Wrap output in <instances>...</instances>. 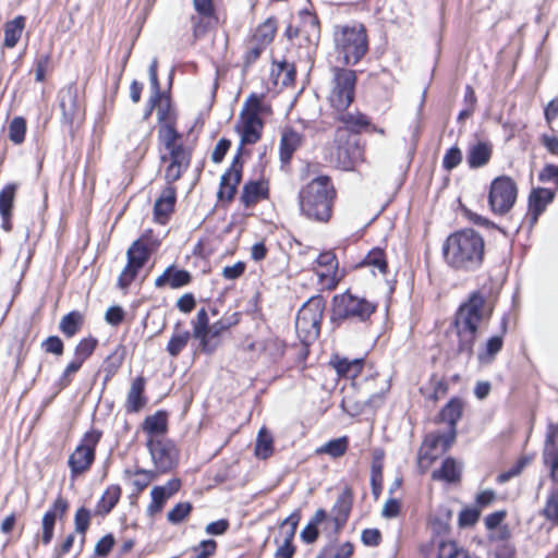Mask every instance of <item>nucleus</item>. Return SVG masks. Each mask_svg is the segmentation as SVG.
<instances>
[{"label":"nucleus","mask_w":558,"mask_h":558,"mask_svg":"<svg viewBox=\"0 0 558 558\" xmlns=\"http://www.w3.org/2000/svg\"><path fill=\"white\" fill-rule=\"evenodd\" d=\"M453 512L448 506H439L435 515L430 520L433 534L436 536H446L450 532V522Z\"/></svg>","instance_id":"obj_32"},{"label":"nucleus","mask_w":558,"mask_h":558,"mask_svg":"<svg viewBox=\"0 0 558 558\" xmlns=\"http://www.w3.org/2000/svg\"><path fill=\"white\" fill-rule=\"evenodd\" d=\"M275 451L274 436L269 429L263 426L257 434L254 456L259 460H267Z\"/></svg>","instance_id":"obj_33"},{"label":"nucleus","mask_w":558,"mask_h":558,"mask_svg":"<svg viewBox=\"0 0 558 558\" xmlns=\"http://www.w3.org/2000/svg\"><path fill=\"white\" fill-rule=\"evenodd\" d=\"M481 517V510L477 507H464L458 517V525L460 529L474 526Z\"/></svg>","instance_id":"obj_55"},{"label":"nucleus","mask_w":558,"mask_h":558,"mask_svg":"<svg viewBox=\"0 0 558 558\" xmlns=\"http://www.w3.org/2000/svg\"><path fill=\"white\" fill-rule=\"evenodd\" d=\"M146 446L154 465L159 473H167L175 466L178 462V452L171 441L157 437H149Z\"/></svg>","instance_id":"obj_15"},{"label":"nucleus","mask_w":558,"mask_h":558,"mask_svg":"<svg viewBox=\"0 0 558 558\" xmlns=\"http://www.w3.org/2000/svg\"><path fill=\"white\" fill-rule=\"evenodd\" d=\"M438 445H440V436L438 432L425 435L417 451V466L421 473H424L428 466L438 459V456L433 453Z\"/></svg>","instance_id":"obj_20"},{"label":"nucleus","mask_w":558,"mask_h":558,"mask_svg":"<svg viewBox=\"0 0 558 558\" xmlns=\"http://www.w3.org/2000/svg\"><path fill=\"white\" fill-rule=\"evenodd\" d=\"M319 525L324 532H330L331 526L327 523V511L323 508L316 510L315 514L301 531L300 537L305 544H314L319 537Z\"/></svg>","instance_id":"obj_23"},{"label":"nucleus","mask_w":558,"mask_h":558,"mask_svg":"<svg viewBox=\"0 0 558 558\" xmlns=\"http://www.w3.org/2000/svg\"><path fill=\"white\" fill-rule=\"evenodd\" d=\"M537 179L542 183L554 182L558 185V166L554 163H546L538 172Z\"/></svg>","instance_id":"obj_64"},{"label":"nucleus","mask_w":558,"mask_h":558,"mask_svg":"<svg viewBox=\"0 0 558 558\" xmlns=\"http://www.w3.org/2000/svg\"><path fill=\"white\" fill-rule=\"evenodd\" d=\"M339 121H341L344 124L347 131L353 134H360L364 129H366L371 124L367 116L360 112L356 114L351 112L343 113L339 118Z\"/></svg>","instance_id":"obj_44"},{"label":"nucleus","mask_w":558,"mask_h":558,"mask_svg":"<svg viewBox=\"0 0 558 558\" xmlns=\"http://www.w3.org/2000/svg\"><path fill=\"white\" fill-rule=\"evenodd\" d=\"M332 89L329 95L330 106L344 112L353 102L357 82L356 72L345 68H333Z\"/></svg>","instance_id":"obj_9"},{"label":"nucleus","mask_w":558,"mask_h":558,"mask_svg":"<svg viewBox=\"0 0 558 558\" xmlns=\"http://www.w3.org/2000/svg\"><path fill=\"white\" fill-rule=\"evenodd\" d=\"M463 213H464L465 218L473 225L478 226V227H484L486 229H496L504 235H507V232L502 227H500L499 225L489 220L488 218H486L480 214H476L466 207H463Z\"/></svg>","instance_id":"obj_54"},{"label":"nucleus","mask_w":558,"mask_h":558,"mask_svg":"<svg viewBox=\"0 0 558 558\" xmlns=\"http://www.w3.org/2000/svg\"><path fill=\"white\" fill-rule=\"evenodd\" d=\"M269 197V184L265 179L246 181V207Z\"/></svg>","instance_id":"obj_34"},{"label":"nucleus","mask_w":558,"mask_h":558,"mask_svg":"<svg viewBox=\"0 0 558 558\" xmlns=\"http://www.w3.org/2000/svg\"><path fill=\"white\" fill-rule=\"evenodd\" d=\"M25 28V17L19 15L4 24V40L3 46L7 48H14L21 39L22 33Z\"/></svg>","instance_id":"obj_35"},{"label":"nucleus","mask_w":558,"mask_h":558,"mask_svg":"<svg viewBox=\"0 0 558 558\" xmlns=\"http://www.w3.org/2000/svg\"><path fill=\"white\" fill-rule=\"evenodd\" d=\"M69 508L68 501L62 497L58 496L52 506L45 512L41 521V542L48 545L53 537L54 524L58 518H62Z\"/></svg>","instance_id":"obj_17"},{"label":"nucleus","mask_w":558,"mask_h":558,"mask_svg":"<svg viewBox=\"0 0 558 558\" xmlns=\"http://www.w3.org/2000/svg\"><path fill=\"white\" fill-rule=\"evenodd\" d=\"M463 400L460 397H451L448 402L441 407L437 416L435 417V423H446L448 428H457L458 422L461 420L463 415Z\"/></svg>","instance_id":"obj_21"},{"label":"nucleus","mask_w":558,"mask_h":558,"mask_svg":"<svg viewBox=\"0 0 558 558\" xmlns=\"http://www.w3.org/2000/svg\"><path fill=\"white\" fill-rule=\"evenodd\" d=\"M385 450L375 448L372 454L371 478H383Z\"/></svg>","instance_id":"obj_63"},{"label":"nucleus","mask_w":558,"mask_h":558,"mask_svg":"<svg viewBox=\"0 0 558 558\" xmlns=\"http://www.w3.org/2000/svg\"><path fill=\"white\" fill-rule=\"evenodd\" d=\"M121 497V488L119 485L109 486L102 494L100 500L95 508L96 515L108 514L118 504Z\"/></svg>","instance_id":"obj_36"},{"label":"nucleus","mask_w":558,"mask_h":558,"mask_svg":"<svg viewBox=\"0 0 558 558\" xmlns=\"http://www.w3.org/2000/svg\"><path fill=\"white\" fill-rule=\"evenodd\" d=\"M303 136L294 129L283 131L279 144V159L282 165H289L293 154L302 145Z\"/></svg>","instance_id":"obj_25"},{"label":"nucleus","mask_w":558,"mask_h":558,"mask_svg":"<svg viewBox=\"0 0 558 558\" xmlns=\"http://www.w3.org/2000/svg\"><path fill=\"white\" fill-rule=\"evenodd\" d=\"M274 65L276 68L272 69V74L277 72V76H281V84L283 86H288L295 81L296 69L293 63H290L287 60H281L279 62L274 63Z\"/></svg>","instance_id":"obj_50"},{"label":"nucleus","mask_w":558,"mask_h":558,"mask_svg":"<svg viewBox=\"0 0 558 558\" xmlns=\"http://www.w3.org/2000/svg\"><path fill=\"white\" fill-rule=\"evenodd\" d=\"M97 340L93 337L82 339L75 347V357L84 363L96 349Z\"/></svg>","instance_id":"obj_61"},{"label":"nucleus","mask_w":558,"mask_h":558,"mask_svg":"<svg viewBox=\"0 0 558 558\" xmlns=\"http://www.w3.org/2000/svg\"><path fill=\"white\" fill-rule=\"evenodd\" d=\"M504 338L501 335H494L489 337L484 347L477 352V360L481 364L492 363L496 355L502 350Z\"/></svg>","instance_id":"obj_38"},{"label":"nucleus","mask_w":558,"mask_h":558,"mask_svg":"<svg viewBox=\"0 0 558 558\" xmlns=\"http://www.w3.org/2000/svg\"><path fill=\"white\" fill-rule=\"evenodd\" d=\"M260 293L256 291L246 305V315L255 323L256 333L246 336V341L253 338L246 344V353H251V359H258L267 365L279 360L284 353L283 343L272 335L266 323L262 308L259 306Z\"/></svg>","instance_id":"obj_3"},{"label":"nucleus","mask_w":558,"mask_h":558,"mask_svg":"<svg viewBox=\"0 0 558 558\" xmlns=\"http://www.w3.org/2000/svg\"><path fill=\"white\" fill-rule=\"evenodd\" d=\"M190 339V330L184 328L181 323H177L166 348L168 354L177 357L185 349Z\"/></svg>","instance_id":"obj_31"},{"label":"nucleus","mask_w":558,"mask_h":558,"mask_svg":"<svg viewBox=\"0 0 558 558\" xmlns=\"http://www.w3.org/2000/svg\"><path fill=\"white\" fill-rule=\"evenodd\" d=\"M555 197V190L543 186L533 187L527 196V209L543 214Z\"/></svg>","instance_id":"obj_29"},{"label":"nucleus","mask_w":558,"mask_h":558,"mask_svg":"<svg viewBox=\"0 0 558 558\" xmlns=\"http://www.w3.org/2000/svg\"><path fill=\"white\" fill-rule=\"evenodd\" d=\"M271 114V106L265 101L264 94L252 93L246 97V145L260 140L265 119Z\"/></svg>","instance_id":"obj_10"},{"label":"nucleus","mask_w":558,"mask_h":558,"mask_svg":"<svg viewBox=\"0 0 558 558\" xmlns=\"http://www.w3.org/2000/svg\"><path fill=\"white\" fill-rule=\"evenodd\" d=\"M159 140L167 150L182 146L178 143L181 135L175 130V123L161 124L158 132Z\"/></svg>","instance_id":"obj_49"},{"label":"nucleus","mask_w":558,"mask_h":558,"mask_svg":"<svg viewBox=\"0 0 558 558\" xmlns=\"http://www.w3.org/2000/svg\"><path fill=\"white\" fill-rule=\"evenodd\" d=\"M192 280V276L187 270L179 269L171 265L155 280L156 288L169 287L171 289H179L187 286Z\"/></svg>","instance_id":"obj_22"},{"label":"nucleus","mask_w":558,"mask_h":558,"mask_svg":"<svg viewBox=\"0 0 558 558\" xmlns=\"http://www.w3.org/2000/svg\"><path fill=\"white\" fill-rule=\"evenodd\" d=\"M372 266L379 270L380 274L385 275L388 272V260L385 250L375 246L368 251L364 258L356 265V267Z\"/></svg>","instance_id":"obj_40"},{"label":"nucleus","mask_w":558,"mask_h":558,"mask_svg":"<svg viewBox=\"0 0 558 558\" xmlns=\"http://www.w3.org/2000/svg\"><path fill=\"white\" fill-rule=\"evenodd\" d=\"M26 133V122L22 117H15L9 125V138L14 144L24 142Z\"/></svg>","instance_id":"obj_57"},{"label":"nucleus","mask_w":558,"mask_h":558,"mask_svg":"<svg viewBox=\"0 0 558 558\" xmlns=\"http://www.w3.org/2000/svg\"><path fill=\"white\" fill-rule=\"evenodd\" d=\"M348 447L349 438L347 436H342L327 441L324 446L317 449V453H327L332 458H339L347 452Z\"/></svg>","instance_id":"obj_48"},{"label":"nucleus","mask_w":558,"mask_h":558,"mask_svg":"<svg viewBox=\"0 0 558 558\" xmlns=\"http://www.w3.org/2000/svg\"><path fill=\"white\" fill-rule=\"evenodd\" d=\"M377 303L353 294L349 289L335 294L331 300L330 324L332 329L366 325L377 311Z\"/></svg>","instance_id":"obj_4"},{"label":"nucleus","mask_w":558,"mask_h":558,"mask_svg":"<svg viewBox=\"0 0 558 558\" xmlns=\"http://www.w3.org/2000/svg\"><path fill=\"white\" fill-rule=\"evenodd\" d=\"M193 337L198 340L199 349L205 353L214 352L219 345V337L227 330L220 322L209 325L207 311L201 308L192 320Z\"/></svg>","instance_id":"obj_13"},{"label":"nucleus","mask_w":558,"mask_h":558,"mask_svg":"<svg viewBox=\"0 0 558 558\" xmlns=\"http://www.w3.org/2000/svg\"><path fill=\"white\" fill-rule=\"evenodd\" d=\"M150 496L151 501L147 508V512L153 517L162 510L165 502L169 498L166 496L165 490L161 487H154L150 492Z\"/></svg>","instance_id":"obj_59"},{"label":"nucleus","mask_w":558,"mask_h":558,"mask_svg":"<svg viewBox=\"0 0 558 558\" xmlns=\"http://www.w3.org/2000/svg\"><path fill=\"white\" fill-rule=\"evenodd\" d=\"M124 474L126 477H134L132 481V485L135 487L136 492L144 490L150 482L155 478L156 473L150 470H145L137 468L135 470H125Z\"/></svg>","instance_id":"obj_46"},{"label":"nucleus","mask_w":558,"mask_h":558,"mask_svg":"<svg viewBox=\"0 0 558 558\" xmlns=\"http://www.w3.org/2000/svg\"><path fill=\"white\" fill-rule=\"evenodd\" d=\"M336 190L328 175H318L299 192L301 213L308 219L326 222L331 217Z\"/></svg>","instance_id":"obj_5"},{"label":"nucleus","mask_w":558,"mask_h":558,"mask_svg":"<svg viewBox=\"0 0 558 558\" xmlns=\"http://www.w3.org/2000/svg\"><path fill=\"white\" fill-rule=\"evenodd\" d=\"M101 433L92 429L84 434L80 445L69 457V468L72 476L86 472L95 460V449L99 442Z\"/></svg>","instance_id":"obj_14"},{"label":"nucleus","mask_w":558,"mask_h":558,"mask_svg":"<svg viewBox=\"0 0 558 558\" xmlns=\"http://www.w3.org/2000/svg\"><path fill=\"white\" fill-rule=\"evenodd\" d=\"M177 192L173 185H167L154 205V213L159 222H165L172 213L177 199Z\"/></svg>","instance_id":"obj_28"},{"label":"nucleus","mask_w":558,"mask_h":558,"mask_svg":"<svg viewBox=\"0 0 558 558\" xmlns=\"http://www.w3.org/2000/svg\"><path fill=\"white\" fill-rule=\"evenodd\" d=\"M17 184L9 183L0 191V215L12 214Z\"/></svg>","instance_id":"obj_51"},{"label":"nucleus","mask_w":558,"mask_h":558,"mask_svg":"<svg viewBox=\"0 0 558 558\" xmlns=\"http://www.w3.org/2000/svg\"><path fill=\"white\" fill-rule=\"evenodd\" d=\"M276 32L277 21L274 16H269L256 27L252 40L262 44V47H267L272 43Z\"/></svg>","instance_id":"obj_39"},{"label":"nucleus","mask_w":558,"mask_h":558,"mask_svg":"<svg viewBox=\"0 0 558 558\" xmlns=\"http://www.w3.org/2000/svg\"><path fill=\"white\" fill-rule=\"evenodd\" d=\"M158 245L159 242L157 240L147 235L141 236L131 244L126 252L128 264L118 278V286L120 288L125 289L133 282Z\"/></svg>","instance_id":"obj_7"},{"label":"nucleus","mask_w":558,"mask_h":558,"mask_svg":"<svg viewBox=\"0 0 558 558\" xmlns=\"http://www.w3.org/2000/svg\"><path fill=\"white\" fill-rule=\"evenodd\" d=\"M462 161V151L457 146L453 145L450 148H448L444 155L442 158V168L446 171H451L456 169Z\"/></svg>","instance_id":"obj_60"},{"label":"nucleus","mask_w":558,"mask_h":558,"mask_svg":"<svg viewBox=\"0 0 558 558\" xmlns=\"http://www.w3.org/2000/svg\"><path fill=\"white\" fill-rule=\"evenodd\" d=\"M336 50L345 65L359 63L368 50L367 31L364 24L344 25L335 34Z\"/></svg>","instance_id":"obj_6"},{"label":"nucleus","mask_w":558,"mask_h":558,"mask_svg":"<svg viewBox=\"0 0 558 558\" xmlns=\"http://www.w3.org/2000/svg\"><path fill=\"white\" fill-rule=\"evenodd\" d=\"M493 156V144L488 141H476L470 144L466 149V163L472 170L488 165Z\"/></svg>","instance_id":"obj_18"},{"label":"nucleus","mask_w":558,"mask_h":558,"mask_svg":"<svg viewBox=\"0 0 558 558\" xmlns=\"http://www.w3.org/2000/svg\"><path fill=\"white\" fill-rule=\"evenodd\" d=\"M144 390L145 378L140 376L133 379L126 396L125 409L128 412H138L145 407L146 398Z\"/></svg>","instance_id":"obj_30"},{"label":"nucleus","mask_w":558,"mask_h":558,"mask_svg":"<svg viewBox=\"0 0 558 558\" xmlns=\"http://www.w3.org/2000/svg\"><path fill=\"white\" fill-rule=\"evenodd\" d=\"M155 107H157V116L161 124L175 123V116L170 107L169 99L160 97V101H157Z\"/></svg>","instance_id":"obj_62"},{"label":"nucleus","mask_w":558,"mask_h":558,"mask_svg":"<svg viewBox=\"0 0 558 558\" xmlns=\"http://www.w3.org/2000/svg\"><path fill=\"white\" fill-rule=\"evenodd\" d=\"M445 263L456 271H477L484 262L485 241L473 228L451 232L441 247Z\"/></svg>","instance_id":"obj_2"},{"label":"nucleus","mask_w":558,"mask_h":558,"mask_svg":"<svg viewBox=\"0 0 558 558\" xmlns=\"http://www.w3.org/2000/svg\"><path fill=\"white\" fill-rule=\"evenodd\" d=\"M518 197L515 181L506 174L496 177L489 185L487 203L493 214L504 216L514 206Z\"/></svg>","instance_id":"obj_8"},{"label":"nucleus","mask_w":558,"mask_h":558,"mask_svg":"<svg viewBox=\"0 0 558 558\" xmlns=\"http://www.w3.org/2000/svg\"><path fill=\"white\" fill-rule=\"evenodd\" d=\"M543 460L549 466V476L553 484H558V447H545Z\"/></svg>","instance_id":"obj_53"},{"label":"nucleus","mask_w":558,"mask_h":558,"mask_svg":"<svg viewBox=\"0 0 558 558\" xmlns=\"http://www.w3.org/2000/svg\"><path fill=\"white\" fill-rule=\"evenodd\" d=\"M539 514L554 526H558V484H553Z\"/></svg>","instance_id":"obj_41"},{"label":"nucleus","mask_w":558,"mask_h":558,"mask_svg":"<svg viewBox=\"0 0 558 558\" xmlns=\"http://www.w3.org/2000/svg\"><path fill=\"white\" fill-rule=\"evenodd\" d=\"M325 308L326 300L323 295L316 294L310 298L296 314V331L306 333L308 338H318Z\"/></svg>","instance_id":"obj_11"},{"label":"nucleus","mask_w":558,"mask_h":558,"mask_svg":"<svg viewBox=\"0 0 558 558\" xmlns=\"http://www.w3.org/2000/svg\"><path fill=\"white\" fill-rule=\"evenodd\" d=\"M194 9L199 17H193L194 36L196 38L205 35L207 28L211 25L215 19V8L213 0H193Z\"/></svg>","instance_id":"obj_19"},{"label":"nucleus","mask_w":558,"mask_h":558,"mask_svg":"<svg viewBox=\"0 0 558 558\" xmlns=\"http://www.w3.org/2000/svg\"><path fill=\"white\" fill-rule=\"evenodd\" d=\"M462 469L453 457H446L439 469L432 472L433 481H442L447 484H457L461 481Z\"/></svg>","instance_id":"obj_26"},{"label":"nucleus","mask_w":558,"mask_h":558,"mask_svg":"<svg viewBox=\"0 0 558 558\" xmlns=\"http://www.w3.org/2000/svg\"><path fill=\"white\" fill-rule=\"evenodd\" d=\"M493 314V306L487 304V295L483 290L472 291L466 300L458 306L449 325L447 335L454 333L456 345L452 348L453 357H463L470 362L474 354V345L478 337L480 325Z\"/></svg>","instance_id":"obj_1"},{"label":"nucleus","mask_w":558,"mask_h":558,"mask_svg":"<svg viewBox=\"0 0 558 558\" xmlns=\"http://www.w3.org/2000/svg\"><path fill=\"white\" fill-rule=\"evenodd\" d=\"M436 558H472V556L454 541L440 539L437 546Z\"/></svg>","instance_id":"obj_42"},{"label":"nucleus","mask_w":558,"mask_h":558,"mask_svg":"<svg viewBox=\"0 0 558 558\" xmlns=\"http://www.w3.org/2000/svg\"><path fill=\"white\" fill-rule=\"evenodd\" d=\"M530 458L527 456L520 457L517 462L507 471H504L497 475V483L504 484L510 481L512 477L518 476L524 470V468L530 463Z\"/></svg>","instance_id":"obj_56"},{"label":"nucleus","mask_w":558,"mask_h":558,"mask_svg":"<svg viewBox=\"0 0 558 558\" xmlns=\"http://www.w3.org/2000/svg\"><path fill=\"white\" fill-rule=\"evenodd\" d=\"M83 315L80 312L72 311L61 318L59 329L68 338H71L78 332L83 325Z\"/></svg>","instance_id":"obj_45"},{"label":"nucleus","mask_w":558,"mask_h":558,"mask_svg":"<svg viewBox=\"0 0 558 558\" xmlns=\"http://www.w3.org/2000/svg\"><path fill=\"white\" fill-rule=\"evenodd\" d=\"M169 153V160L171 166H178V167H190L191 162V150L186 147L179 146L177 148L168 150ZM161 159L163 161L168 160L167 156H162Z\"/></svg>","instance_id":"obj_52"},{"label":"nucleus","mask_w":558,"mask_h":558,"mask_svg":"<svg viewBox=\"0 0 558 558\" xmlns=\"http://www.w3.org/2000/svg\"><path fill=\"white\" fill-rule=\"evenodd\" d=\"M353 489L345 486L338 495L330 513L327 512V523L331 526L332 534H339L347 524L353 507Z\"/></svg>","instance_id":"obj_16"},{"label":"nucleus","mask_w":558,"mask_h":558,"mask_svg":"<svg viewBox=\"0 0 558 558\" xmlns=\"http://www.w3.org/2000/svg\"><path fill=\"white\" fill-rule=\"evenodd\" d=\"M239 120L244 123V107L239 112ZM236 131L240 136L238 153L234 156L230 168L221 177L220 187L218 191V197L220 199L231 201L242 179L243 162L241 158L244 151V124L238 123Z\"/></svg>","instance_id":"obj_12"},{"label":"nucleus","mask_w":558,"mask_h":558,"mask_svg":"<svg viewBox=\"0 0 558 558\" xmlns=\"http://www.w3.org/2000/svg\"><path fill=\"white\" fill-rule=\"evenodd\" d=\"M143 429L150 436L155 437L167 432V415L165 412H156L147 416L143 423Z\"/></svg>","instance_id":"obj_43"},{"label":"nucleus","mask_w":558,"mask_h":558,"mask_svg":"<svg viewBox=\"0 0 558 558\" xmlns=\"http://www.w3.org/2000/svg\"><path fill=\"white\" fill-rule=\"evenodd\" d=\"M60 108L64 121L66 123H72L78 111L77 96L73 88L69 87L62 90L60 97Z\"/></svg>","instance_id":"obj_37"},{"label":"nucleus","mask_w":558,"mask_h":558,"mask_svg":"<svg viewBox=\"0 0 558 558\" xmlns=\"http://www.w3.org/2000/svg\"><path fill=\"white\" fill-rule=\"evenodd\" d=\"M330 364L336 369L338 376L344 378H355L357 377L363 369L364 359L356 357L353 360H349L348 357H340L339 355H333L330 360Z\"/></svg>","instance_id":"obj_27"},{"label":"nucleus","mask_w":558,"mask_h":558,"mask_svg":"<svg viewBox=\"0 0 558 558\" xmlns=\"http://www.w3.org/2000/svg\"><path fill=\"white\" fill-rule=\"evenodd\" d=\"M328 543L319 550L316 558H351L354 545L351 542L338 544V534L327 533Z\"/></svg>","instance_id":"obj_24"},{"label":"nucleus","mask_w":558,"mask_h":558,"mask_svg":"<svg viewBox=\"0 0 558 558\" xmlns=\"http://www.w3.org/2000/svg\"><path fill=\"white\" fill-rule=\"evenodd\" d=\"M191 502H179L168 512L167 519L172 524H179L191 513Z\"/></svg>","instance_id":"obj_58"},{"label":"nucleus","mask_w":558,"mask_h":558,"mask_svg":"<svg viewBox=\"0 0 558 558\" xmlns=\"http://www.w3.org/2000/svg\"><path fill=\"white\" fill-rule=\"evenodd\" d=\"M125 350L122 347H117L114 351L107 356L104 362V372L106 373L105 380H109L121 367L124 361Z\"/></svg>","instance_id":"obj_47"}]
</instances>
